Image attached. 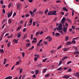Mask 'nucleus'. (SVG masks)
<instances>
[{"label":"nucleus","mask_w":79,"mask_h":79,"mask_svg":"<svg viewBox=\"0 0 79 79\" xmlns=\"http://www.w3.org/2000/svg\"><path fill=\"white\" fill-rule=\"evenodd\" d=\"M63 30V27H62V24L61 23L59 24V25L58 27H56V28H55L54 29V32L56 31V30Z\"/></svg>","instance_id":"1"},{"label":"nucleus","mask_w":79,"mask_h":79,"mask_svg":"<svg viewBox=\"0 0 79 79\" xmlns=\"http://www.w3.org/2000/svg\"><path fill=\"white\" fill-rule=\"evenodd\" d=\"M56 10H55L54 11H49L48 15H56Z\"/></svg>","instance_id":"2"},{"label":"nucleus","mask_w":79,"mask_h":79,"mask_svg":"<svg viewBox=\"0 0 79 79\" xmlns=\"http://www.w3.org/2000/svg\"><path fill=\"white\" fill-rule=\"evenodd\" d=\"M12 14H13V10H12V11H11L10 13L8 14L7 18H9L10 17H11V15H12Z\"/></svg>","instance_id":"3"},{"label":"nucleus","mask_w":79,"mask_h":79,"mask_svg":"<svg viewBox=\"0 0 79 79\" xmlns=\"http://www.w3.org/2000/svg\"><path fill=\"white\" fill-rule=\"evenodd\" d=\"M66 20V17H64L62 19V23H64L65 22Z\"/></svg>","instance_id":"4"},{"label":"nucleus","mask_w":79,"mask_h":79,"mask_svg":"<svg viewBox=\"0 0 79 79\" xmlns=\"http://www.w3.org/2000/svg\"><path fill=\"white\" fill-rule=\"evenodd\" d=\"M46 39H49V41H52V38H51L50 36L47 37Z\"/></svg>","instance_id":"5"},{"label":"nucleus","mask_w":79,"mask_h":79,"mask_svg":"<svg viewBox=\"0 0 79 79\" xmlns=\"http://www.w3.org/2000/svg\"><path fill=\"white\" fill-rule=\"evenodd\" d=\"M63 31L64 32H67V27H64L63 28Z\"/></svg>","instance_id":"6"},{"label":"nucleus","mask_w":79,"mask_h":79,"mask_svg":"<svg viewBox=\"0 0 79 79\" xmlns=\"http://www.w3.org/2000/svg\"><path fill=\"white\" fill-rule=\"evenodd\" d=\"M72 44V42L70 41H68L66 43V45H69Z\"/></svg>","instance_id":"7"},{"label":"nucleus","mask_w":79,"mask_h":79,"mask_svg":"<svg viewBox=\"0 0 79 79\" xmlns=\"http://www.w3.org/2000/svg\"><path fill=\"white\" fill-rule=\"evenodd\" d=\"M74 75L75 76H77V77L79 78V72L76 73H74Z\"/></svg>","instance_id":"8"},{"label":"nucleus","mask_w":79,"mask_h":79,"mask_svg":"<svg viewBox=\"0 0 79 79\" xmlns=\"http://www.w3.org/2000/svg\"><path fill=\"white\" fill-rule=\"evenodd\" d=\"M39 71L38 70H37L35 72V74L36 75H37L39 74Z\"/></svg>","instance_id":"9"},{"label":"nucleus","mask_w":79,"mask_h":79,"mask_svg":"<svg viewBox=\"0 0 79 79\" xmlns=\"http://www.w3.org/2000/svg\"><path fill=\"white\" fill-rule=\"evenodd\" d=\"M63 10L64 11H68V9H67L66 7H63Z\"/></svg>","instance_id":"10"},{"label":"nucleus","mask_w":79,"mask_h":79,"mask_svg":"<svg viewBox=\"0 0 79 79\" xmlns=\"http://www.w3.org/2000/svg\"><path fill=\"white\" fill-rule=\"evenodd\" d=\"M68 39H69V36H67L65 37V40L66 41L68 40Z\"/></svg>","instance_id":"11"},{"label":"nucleus","mask_w":79,"mask_h":79,"mask_svg":"<svg viewBox=\"0 0 79 79\" xmlns=\"http://www.w3.org/2000/svg\"><path fill=\"white\" fill-rule=\"evenodd\" d=\"M30 46H31V44L30 43H27L26 45V47H29Z\"/></svg>","instance_id":"12"},{"label":"nucleus","mask_w":79,"mask_h":79,"mask_svg":"<svg viewBox=\"0 0 79 79\" xmlns=\"http://www.w3.org/2000/svg\"><path fill=\"white\" fill-rule=\"evenodd\" d=\"M55 35L56 36H60V34L59 33H56Z\"/></svg>","instance_id":"13"},{"label":"nucleus","mask_w":79,"mask_h":79,"mask_svg":"<svg viewBox=\"0 0 79 79\" xmlns=\"http://www.w3.org/2000/svg\"><path fill=\"white\" fill-rule=\"evenodd\" d=\"M69 49V48H64V51H65L66 52V51H67V50H68Z\"/></svg>","instance_id":"14"},{"label":"nucleus","mask_w":79,"mask_h":79,"mask_svg":"<svg viewBox=\"0 0 79 79\" xmlns=\"http://www.w3.org/2000/svg\"><path fill=\"white\" fill-rule=\"evenodd\" d=\"M64 77L66 78V79H68L69 78V76L68 75L64 76Z\"/></svg>","instance_id":"15"},{"label":"nucleus","mask_w":79,"mask_h":79,"mask_svg":"<svg viewBox=\"0 0 79 79\" xmlns=\"http://www.w3.org/2000/svg\"><path fill=\"white\" fill-rule=\"evenodd\" d=\"M0 51L2 53H3L4 52V51H3V49H0Z\"/></svg>","instance_id":"16"},{"label":"nucleus","mask_w":79,"mask_h":79,"mask_svg":"<svg viewBox=\"0 0 79 79\" xmlns=\"http://www.w3.org/2000/svg\"><path fill=\"white\" fill-rule=\"evenodd\" d=\"M48 9L45 10L44 12L45 15H47V13H48Z\"/></svg>","instance_id":"17"},{"label":"nucleus","mask_w":79,"mask_h":79,"mask_svg":"<svg viewBox=\"0 0 79 79\" xmlns=\"http://www.w3.org/2000/svg\"><path fill=\"white\" fill-rule=\"evenodd\" d=\"M35 57H37L38 58H39L40 57V56H39L37 54H35Z\"/></svg>","instance_id":"18"},{"label":"nucleus","mask_w":79,"mask_h":79,"mask_svg":"<svg viewBox=\"0 0 79 79\" xmlns=\"http://www.w3.org/2000/svg\"><path fill=\"white\" fill-rule=\"evenodd\" d=\"M62 69H63V68L62 67H60L57 69V70L60 71H60H61Z\"/></svg>","instance_id":"19"},{"label":"nucleus","mask_w":79,"mask_h":79,"mask_svg":"<svg viewBox=\"0 0 79 79\" xmlns=\"http://www.w3.org/2000/svg\"><path fill=\"white\" fill-rule=\"evenodd\" d=\"M50 76V74L48 73L45 75V77H49Z\"/></svg>","instance_id":"20"},{"label":"nucleus","mask_w":79,"mask_h":79,"mask_svg":"<svg viewBox=\"0 0 79 79\" xmlns=\"http://www.w3.org/2000/svg\"><path fill=\"white\" fill-rule=\"evenodd\" d=\"M11 19H9L8 20V23L9 24H11Z\"/></svg>","instance_id":"21"},{"label":"nucleus","mask_w":79,"mask_h":79,"mask_svg":"<svg viewBox=\"0 0 79 79\" xmlns=\"http://www.w3.org/2000/svg\"><path fill=\"white\" fill-rule=\"evenodd\" d=\"M21 28V26H19L17 29V31H19V30Z\"/></svg>","instance_id":"22"},{"label":"nucleus","mask_w":79,"mask_h":79,"mask_svg":"<svg viewBox=\"0 0 79 79\" xmlns=\"http://www.w3.org/2000/svg\"><path fill=\"white\" fill-rule=\"evenodd\" d=\"M19 6H20V4H19L17 6V9H19Z\"/></svg>","instance_id":"23"},{"label":"nucleus","mask_w":79,"mask_h":79,"mask_svg":"<svg viewBox=\"0 0 79 79\" xmlns=\"http://www.w3.org/2000/svg\"><path fill=\"white\" fill-rule=\"evenodd\" d=\"M32 43H37V41L36 40H33L32 42Z\"/></svg>","instance_id":"24"},{"label":"nucleus","mask_w":79,"mask_h":79,"mask_svg":"<svg viewBox=\"0 0 79 79\" xmlns=\"http://www.w3.org/2000/svg\"><path fill=\"white\" fill-rule=\"evenodd\" d=\"M16 15V12H15L13 14V16L12 17V18L15 17V16Z\"/></svg>","instance_id":"25"},{"label":"nucleus","mask_w":79,"mask_h":79,"mask_svg":"<svg viewBox=\"0 0 79 79\" xmlns=\"http://www.w3.org/2000/svg\"><path fill=\"white\" fill-rule=\"evenodd\" d=\"M37 11V9H35L33 11V13H35V12H36Z\"/></svg>","instance_id":"26"},{"label":"nucleus","mask_w":79,"mask_h":79,"mask_svg":"<svg viewBox=\"0 0 79 79\" xmlns=\"http://www.w3.org/2000/svg\"><path fill=\"white\" fill-rule=\"evenodd\" d=\"M61 47H62V46L61 45H60V46L58 47L57 48V50H59L60 48H61Z\"/></svg>","instance_id":"27"},{"label":"nucleus","mask_w":79,"mask_h":79,"mask_svg":"<svg viewBox=\"0 0 79 79\" xmlns=\"http://www.w3.org/2000/svg\"><path fill=\"white\" fill-rule=\"evenodd\" d=\"M19 64V61L18 62H16V64H15V65L16 66H17V65H18V64Z\"/></svg>","instance_id":"28"},{"label":"nucleus","mask_w":79,"mask_h":79,"mask_svg":"<svg viewBox=\"0 0 79 79\" xmlns=\"http://www.w3.org/2000/svg\"><path fill=\"white\" fill-rule=\"evenodd\" d=\"M30 16V15H29L28 14H26L25 15L26 17H29Z\"/></svg>","instance_id":"29"},{"label":"nucleus","mask_w":79,"mask_h":79,"mask_svg":"<svg viewBox=\"0 0 79 79\" xmlns=\"http://www.w3.org/2000/svg\"><path fill=\"white\" fill-rule=\"evenodd\" d=\"M41 66H42V64H40L37 65V67H39L40 68L41 67Z\"/></svg>","instance_id":"30"},{"label":"nucleus","mask_w":79,"mask_h":79,"mask_svg":"<svg viewBox=\"0 0 79 79\" xmlns=\"http://www.w3.org/2000/svg\"><path fill=\"white\" fill-rule=\"evenodd\" d=\"M21 34L20 33L18 35V36H17L18 38H19L20 37H21Z\"/></svg>","instance_id":"31"},{"label":"nucleus","mask_w":79,"mask_h":79,"mask_svg":"<svg viewBox=\"0 0 79 79\" xmlns=\"http://www.w3.org/2000/svg\"><path fill=\"white\" fill-rule=\"evenodd\" d=\"M62 63V60H60L59 62V65H61V64Z\"/></svg>","instance_id":"32"},{"label":"nucleus","mask_w":79,"mask_h":79,"mask_svg":"<svg viewBox=\"0 0 79 79\" xmlns=\"http://www.w3.org/2000/svg\"><path fill=\"white\" fill-rule=\"evenodd\" d=\"M72 42L73 43V44H76V41H74V40H73L72 41Z\"/></svg>","instance_id":"33"},{"label":"nucleus","mask_w":79,"mask_h":79,"mask_svg":"<svg viewBox=\"0 0 79 79\" xmlns=\"http://www.w3.org/2000/svg\"><path fill=\"white\" fill-rule=\"evenodd\" d=\"M29 22L30 23H32V19H30V21H29Z\"/></svg>","instance_id":"34"},{"label":"nucleus","mask_w":79,"mask_h":79,"mask_svg":"<svg viewBox=\"0 0 79 79\" xmlns=\"http://www.w3.org/2000/svg\"><path fill=\"white\" fill-rule=\"evenodd\" d=\"M8 77V79H12V77L11 76H9L8 77Z\"/></svg>","instance_id":"35"},{"label":"nucleus","mask_w":79,"mask_h":79,"mask_svg":"<svg viewBox=\"0 0 79 79\" xmlns=\"http://www.w3.org/2000/svg\"><path fill=\"white\" fill-rule=\"evenodd\" d=\"M5 34V32H4V33H3L2 35H1V37H2V38H3V35H4V34Z\"/></svg>","instance_id":"36"},{"label":"nucleus","mask_w":79,"mask_h":79,"mask_svg":"<svg viewBox=\"0 0 79 79\" xmlns=\"http://www.w3.org/2000/svg\"><path fill=\"white\" fill-rule=\"evenodd\" d=\"M5 21H6V19H3L2 22V23H4L5 22Z\"/></svg>","instance_id":"37"},{"label":"nucleus","mask_w":79,"mask_h":79,"mask_svg":"<svg viewBox=\"0 0 79 79\" xmlns=\"http://www.w3.org/2000/svg\"><path fill=\"white\" fill-rule=\"evenodd\" d=\"M22 72H23V69H21L20 70V73H22Z\"/></svg>","instance_id":"38"},{"label":"nucleus","mask_w":79,"mask_h":79,"mask_svg":"<svg viewBox=\"0 0 79 79\" xmlns=\"http://www.w3.org/2000/svg\"><path fill=\"white\" fill-rule=\"evenodd\" d=\"M9 35V33H6L5 36V37H6V36H8Z\"/></svg>","instance_id":"39"},{"label":"nucleus","mask_w":79,"mask_h":79,"mask_svg":"<svg viewBox=\"0 0 79 79\" xmlns=\"http://www.w3.org/2000/svg\"><path fill=\"white\" fill-rule=\"evenodd\" d=\"M47 68H46V69H44V73H45V72H46V71H47Z\"/></svg>","instance_id":"40"},{"label":"nucleus","mask_w":79,"mask_h":79,"mask_svg":"<svg viewBox=\"0 0 79 79\" xmlns=\"http://www.w3.org/2000/svg\"><path fill=\"white\" fill-rule=\"evenodd\" d=\"M47 58H46V59H45L43 60V62H45V61H46V60H47Z\"/></svg>","instance_id":"41"},{"label":"nucleus","mask_w":79,"mask_h":79,"mask_svg":"<svg viewBox=\"0 0 79 79\" xmlns=\"http://www.w3.org/2000/svg\"><path fill=\"white\" fill-rule=\"evenodd\" d=\"M65 26H67L66 27L67 28L68 26V23H65Z\"/></svg>","instance_id":"42"},{"label":"nucleus","mask_w":79,"mask_h":79,"mask_svg":"<svg viewBox=\"0 0 79 79\" xmlns=\"http://www.w3.org/2000/svg\"><path fill=\"white\" fill-rule=\"evenodd\" d=\"M8 47H10V42H9L7 44Z\"/></svg>","instance_id":"43"},{"label":"nucleus","mask_w":79,"mask_h":79,"mask_svg":"<svg viewBox=\"0 0 79 79\" xmlns=\"http://www.w3.org/2000/svg\"><path fill=\"white\" fill-rule=\"evenodd\" d=\"M40 44L39 43H38L37 44V46H38V47H39L40 46Z\"/></svg>","instance_id":"44"},{"label":"nucleus","mask_w":79,"mask_h":79,"mask_svg":"<svg viewBox=\"0 0 79 79\" xmlns=\"http://www.w3.org/2000/svg\"><path fill=\"white\" fill-rule=\"evenodd\" d=\"M64 70H66L68 69V67H64Z\"/></svg>","instance_id":"45"},{"label":"nucleus","mask_w":79,"mask_h":79,"mask_svg":"<svg viewBox=\"0 0 79 79\" xmlns=\"http://www.w3.org/2000/svg\"><path fill=\"white\" fill-rule=\"evenodd\" d=\"M60 14H61L62 15H64V12H61L60 13Z\"/></svg>","instance_id":"46"},{"label":"nucleus","mask_w":79,"mask_h":79,"mask_svg":"<svg viewBox=\"0 0 79 79\" xmlns=\"http://www.w3.org/2000/svg\"><path fill=\"white\" fill-rule=\"evenodd\" d=\"M60 34H61L62 35L63 34V31H60Z\"/></svg>","instance_id":"47"},{"label":"nucleus","mask_w":79,"mask_h":79,"mask_svg":"<svg viewBox=\"0 0 79 79\" xmlns=\"http://www.w3.org/2000/svg\"><path fill=\"white\" fill-rule=\"evenodd\" d=\"M74 10H73V11H72V16H74Z\"/></svg>","instance_id":"48"},{"label":"nucleus","mask_w":79,"mask_h":79,"mask_svg":"<svg viewBox=\"0 0 79 79\" xmlns=\"http://www.w3.org/2000/svg\"><path fill=\"white\" fill-rule=\"evenodd\" d=\"M33 77H34V78H35L36 77V76H35V75L34 74L32 76Z\"/></svg>","instance_id":"49"},{"label":"nucleus","mask_w":79,"mask_h":79,"mask_svg":"<svg viewBox=\"0 0 79 79\" xmlns=\"http://www.w3.org/2000/svg\"><path fill=\"white\" fill-rule=\"evenodd\" d=\"M9 66V64H7L5 65V67H7V66Z\"/></svg>","instance_id":"50"},{"label":"nucleus","mask_w":79,"mask_h":79,"mask_svg":"<svg viewBox=\"0 0 79 79\" xmlns=\"http://www.w3.org/2000/svg\"><path fill=\"white\" fill-rule=\"evenodd\" d=\"M67 20L68 21H69V22L70 23H71V20H70V19H67Z\"/></svg>","instance_id":"51"},{"label":"nucleus","mask_w":79,"mask_h":79,"mask_svg":"<svg viewBox=\"0 0 79 79\" xmlns=\"http://www.w3.org/2000/svg\"><path fill=\"white\" fill-rule=\"evenodd\" d=\"M3 13H5V9H3L2 10Z\"/></svg>","instance_id":"52"},{"label":"nucleus","mask_w":79,"mask_h":79,"mask_svg":"<svg viewBox=\"0 0 79 79\" xmlns=\"http://www.w3.org/2000/svg\"><path fill=\"white\" fill-rule=\"evenodd\" d=\"M43 40H40L39 41V43L40 44V43H41V42H42Z\"/></svg>","instance_id":"53"},{"label":"nucleus","mask_w":79,"mask_h":79,"mask_svg":"<svg viewBox=\"0 0 79 79\" xmlns=\"http://www.w3.org/2000/svg\"><path fill=\"white\" fill-rule=\"evenodd\" d=\"M23 23V20H21L20 21V24H22Z\"/></svg>","instance_id":"54"},{"label":"nucleus","mask_w":79,"mask_h":79,"mask_svg":"<svg viewBox=\"0 0 79 79\" xmlns=\"http://www.w3.org/2000/svg\"><path fill=\"white\" fill-rule=\"evenodd\" d=\"M24 52H22V56H23V57H24Z\"/></svg>","instance_id":"55"},{"label":"nucleus","mask_w":79,"mask_h":79,"mask_svg":"<svg viewBox=\"0 0 79 79\" xmlns=\"http://www.w3.org/2000/svg\"><path fill=\"white\" fill-rule=\"evenodd\" d=\"M10 6H11V4H10L8 6L9 8H10Z\"/></svg>","instance_id":"56"},{"label":"nucleus","mask_w":79,"mask_h":79,"mask_svg":"<svg viewBox=\"0 0 79 79\" xmlns=\"http://www.w3.org/2000/svg\"><path fill=\"white\" fill-rule=\"evenodd\" d=\"M34 48V46H33L30 48H31V50H33Z\"/></svg>","instance_id":"57"},{"label":"nucleus","mask_w":79,"mask_h":79,"mask_svg":"<svg viewBox=\"0 0 79 79\" xmlns=\"http://www.w3.org/2000/svg\"><path fill=\"white\" fill-rule=\"evenodd\" d=\"M34 60L35 61H36L37 60V57H35L34 59Z\"/></svg>","instance_id":"58"},{"label":"nucleus","mask_w":79,"mask_h":79,"mask_svg":"<svg viewBox=\"0 0 79 79\" xmlns=\"http://www.w3.org/2000/svg\"><path fill=\"white\" fill-rule=\"evenodd\" d=\"M0 3L1 4H3V2L2 0H1L0 1Z\"/></svg>","instance_id":"59"},{"label":"nucleus","mask_w":79,"mask_h":79,"mask_svg":"<svg viewBox=\"0 0 79 79\" xmlns=\"http://www.w3.org/2000/svg\"><path fill=\"white\" fill-rule=\"evenodd\" d=\"M29 1L30 3H31L33 2V0H29Z\"/></svg>","instance_id":"60"},{"label":"nucleus","mask_w":79,"mask_h":79,"mask_svg":"<svg viewBox=\"0 0 79 79\" xmlns=\"http://www.w3.org/2000/svg\"><path fill=\"white\" fill-rule=\"evenodd\" d=\"M25 78V75H23L22 77V79H24Z\"/></svg>","instance_id":"61"},{"label":"nucleus","mask_w":79,"mask_h":79,"mask_svg":"<svg viewBox=\"0 0 79 79\" xmlns=\"http://www.w3.org/2000/svg\"><path fill=\"white\" fill-rule=\"evenodd\" d=\"M26 28H24L23 29V32H25L26 31Z\"/></svg>","instance_id":"62"},{"label":"nucleus","mask_w":79,"mask_h":79,"mask_svg":"<svg viewBox=\"0 0 79 79\" xmlns=\"http://www.w3.org/2000/svg\"><path fill=\"white\" fill-rule=\"evenodd\" d=\"M43 33H44V32H43V31H41L40 33V35H42V34Z\"/></svg>","instance_id":"63"},{"label":"nucleus","mask_w":79,"mask_h":79,"mask_svg":"<svg viewBox=\"0 0 79 79\" xmlns=\"http://www.w3.org/2000/svg\"><path fill=\"white\" fill-rule=\"evenodd\" d=\"M71 69H69L68 71V72H71Z\"/></svg>","instance_id":"64"}]
</instances>
